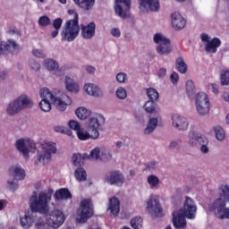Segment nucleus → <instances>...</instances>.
<instances>
[{"mask_svg": "<svg viewBox=\"0 0 229 229\" xmlns=\"http://www.w3.org/2000/svg\"><path fill=\"white\" fill-rule=\"evenodd\" d=\"M30 201V210H32V212L45 214V216H47V225L51 226V228H60L65 222V215L58 209H55L47 215L49 212V206H47V203L51 201V195L40 192L38 198H37L36 195H32Z\"/></svg>", "mask_w": 229, "mask_h": 229, "instance_id": "obj_1", "label": "nucleus"}, {"mask_svg": "<svg viewBox=\"0 0 229 229\" xmlns=\"http://www.w3.org/2000/svg\"><path fill=\"white\" fill-rule=\"evenodd\" d=\"M41 101L39 102V107L43 112H51V102L55 106V108L59 112H65L67 106L72 105V98L67 94L62 93L60 97L53 96L51 90L47 88H43L39 90Z\"/></svg>", "mask_w": 229, "mask_h": 229, "instance_id": "obj_2", "label": "nucleus"}, {"mask_svg": "<svg viewBox=\"0 0 229 229\" xmlns=\"http://www.w3.org/2000/svg\"><path fill=\"white\" fill-rule=\"evenodd\" d=\"M219 196L220 198L211 204L210 210L218 219H229V208H226V201H229L228 184L220 185Z\"/></svg>", "mask_w": 229, "mask_h": 229, "instance_id": "obj_3", "label": "nucleus"}, {"mask_svg": "<svg viewBox=\"0 0 229 229\" xmlns=\"http://www.w3.org/2000/svg\"><path fill=\"white\" fill-rule=\"evenodd\" d=\"M68 13H70V15H73V19L66 21L61 36L63 40L72 42L78 35H80L79 15L78 13L74 12V10H69Z\"/></svg>", "mask_w": 229, "mask_h": 229, "instance_id": "obj_4", "label": "nucleus"}, {"mask_svg": "<svg viewBox=\"0 0 229 229\" xmlns=\"http://www.w3.org/2000/svg\"><path fill=\"white\" fill-rule=\"evenodd\" d=\"M99 119L105 123V118L102 116L90 118L88 123V131L81 129L77 131V137L80 140H89V139H99V127L101 123H99Z\"/></svg>", "mask_w": 229, "mask_h": 229, "instance_id": "obj_5", "label": "nucleus"}, {"mask_svg": "<svg viewBox=\"0 0 229 229\" xmlns=\"http://www.w3.org/2000/svg\"><path fill=\"white\" fill-rule=\"evenodd\" d=\"M31 106H33V102L28 96L22 95L9 104L7 114H9V115H15V114H19L22 108H31Z\"/></svg>", "mask_w": 229, "mask_h": 229, "instance_id": "obj_6", "label": "nucleus"}, {"mask_svg": "<svg viewBox=\"0 0 229 229\" xmlns=\"http://www.w3.org/2000/svg\"><path fill=\"white\" fill-rule=\"evenodd\" d=\"M92 216H94V204L92 203V199H85L81 200V212L79 218H77L78 223H87Z\"/></svg>", "mask_w": 229, "mask_h": 229, "instance_id": "obj_7", "label": "nucleus"}, {"mask_svg": "<svg viewBox=\"0 0 229 229\" xmlns=\"http://www.w3.org/2000/svg\"><path fill=\"white\" fill-rule=\"evenodd\" d=\"M195 105L199 115H207L210 112V99L205 92H199L195 97Z\"/></svg>", "mask_w": 229, "mask_h": 229, "instance_id": "obj_8", "label": "nucleus"}, {"mask_svg": "<svg viewBox=\"0 0 229 229\" xmlns=\"http://www.w3.org/2000/svg\"><path fill=\"white\" fill-rule=\"evenodd\" d=\"M154 42L158 44L157 47L158 55H169L171 54V51H173V47H171V39L165 38L162 34H155Z\"/></svg>", "mask_w": 229, "mask_h": 229, "instance_id": "obj_9", "label": "nucleus"}, {"mask_svg": "<svg viewBox=\"0 0 229 229\" xmlns=\"http://www.w3.org/2000/svg\"><path fill=\"white\" fill-rule=\"evenodd\" d=\"M55 153H56V143L47 142L43 145V153L38 156V160L40 164H49L51 157Z\"/></svg>", "mask_w": 229, "mask_h": 229, "instance_id": "obj_10", "label": "nucleus"}, {"mask_svg": "<svg viewBox=\"0 0 229 229\" xmlns=\"http://www.w3.org/2000/svg\"><path fill=\"white\" fill-rule=\"evenodd\" d=\"M147 209L150 214H154L156 217H162L163 209L162 206H160V200H158V197L156 195H151L147 201Z\"/></svg>", "mask_w": 229, "mask_h": 229, "instance_id": "obj_11", "label": "nucleus"}, {"mask_svg": "<svg viewBox=\"0 0 229 229\" xmlns=\"http://www.w3.org/2000/svg\"><path fill=\"white\" fill-rule=\"evenodd\" d=\"M198 208L196 203L191 197H185V201L182 208V214L187 219H194Z\"/></svg>", "mask_w": 229, "mask_h": 229, "instance_id": "obj_12", "label": "nucleus"}, {"mask_svg": "<svg viewBox=\"0 0 229 229\" xmlns=\"http://www.w3.org/2000/svg\"><path fill=\"white\" fill-rule=\"evenodd\" d=\"M130 8H131V0H115L114 12L121 19H126Z\"/></svg>", "mask_w": 229, "mask_h": 229, "instance_id": "obj_13", "label": "nucleus"}, {"mask_svg": "<svg viewBox=\"0 0 229 229\" xmlns=\"http://www.w3.org/2000/svg\"><path fill=\"white\" fill-rule=\"evenodd\" d=\"M139 4L141 12H158L160 9L158 0H139Z\"/></svg>", "mask_w": 229, "mask_h": 229, "instance_id": "obj_14", "label": "nucleus"}, {"mask_svg": "<svg viewBox=\"0 0 229 229\" xmlns=\"http://www.w3.org/2000/svg\"><path fill=\"white\" fill-rule=\"evenodd\" d=\"M106 182L110 185H123L124 176L119 171H111L106 174Z\"/></svg>", "mask_w": 229, "mask_h": 229, "instance_id": "obj_15", "label": "nucleus"}, {"mask_svg": "<svg viewBox=\"0 0 229 229\" xmlns=\"http://www.w3.org/2000/svg\"><path fill=\"white\" fill-rule=\"evenodd\" d=\"M81 35L86 40L94 38L96 37V22L90 21L88 25H81Z\"/></svg>", "mask_w": 229, "mask_h": 229, "instance_id": "obj_16", "label": "nucleus"}, {"mask_svg": "<svg viewBox=\"0 0 229 229\" xmlns=\"http://www.w3.org/2000/svg\"><path fill=\"white\" fill-rule=\"evenodd\" d=\"M173 225L175 229H183L187 227V221L185 220V215L181 210L174 211L173 214Z\"/></svg>", "mask_w": 229, "mask_h": 229, "instance_id": "obj_17", "label": "nucleus"}, {"mask_svg": "<svg viewBox=\"0 0 229 229\" xmlns=\"http://www.w3.org/2000/svg\"><path fill=\"white\" fill-rule=\"evenodd\" d=\"M172 124L174 128H176L181 131H185V130L189 128V122L187 121V118L178 114L172 115Z\"/></svg>", "mask_w": 229, "mask_h": 229, "instance_id": "obj_18", "label": "nucleus"}, {"mask_svg": "<svg viewBox=\"0 0 229 229\" xmlns=\"http://www.w3.org/2000/svg\"><path fill=\"white\" fill-rule=\"evenodd\" d=\"M185 26H187V20L179 13H174L172 14V27L174 30H183Z\"/></svg>", "mask_w": 229, "mask_h": 229, "instance_id": "obj_19", "label": "nucleus"}, {"mask_svg": "<svg viewBox=\"0 0 229 229\" xmlns=\"http://www.w3.org/2000/svg\"><path fill=\"white\" fill-rule=\"evenodd\" d=\"M189 144L191 146H196V144H199L200 146H203V144H208V139L203 136H199L198 132L191 131L189 133Z\"/></svg>", "mask_w": 229, "mask_h": 229, "instance_id": "obj_20", "label": "nucleus"}, {"mask_svg": "<svg viewBox=\"0 0 229 229\" xmlns=\"http://www.w3.org/2000/svg\"><path fill=\"white\" fill-rule=\"evenodd\" d=\"M9 174L13 176L14 180L21 181L26 178V172L21 166L13 165L9 168Z\"/></svg>", "mask_w": 229, "mask_h": 229, "instance_id": "obj_21", "label": "nucleus"}, {"mask_svg": "<svg viewBox=\"0 0 229 229\" xmlns=\"http://www.w3.org/2000/svg\"><path fill=\"white\" fill-rule=\"evenodd\" d=\"M12 47H13V49H17V47H19V45H17V43L13 39H9L8 42L2 41L0 43V56L7 55L8 51H10V48Z\"/></svg>", "mask_w": 229, "mask_h": 229, "instance_id": "obj_22", "label": "nucleus"}, {"mask_svg": "<svg viewBox=\"0 0 229 229\" xmlns=\"http://www.w3.org/2000/svg\"><path fill=\"white\" fill-rule=\"evenodd\" d=\"M108 210H110L113 216H119V212H121V201H119L117 197L109 199Z\"/></svg>", "mask_w": 229, "mask_h": 229, "instance_id": "obj_23", "label": "nucleus"}, {"mask_svg": "<svg viewBox=\"0 0 229 229\" xmlns=\"http://www.w3.org/2000/svg\"><path fill=\"white\" fill-rule=\"evenodd\" d=\"M55 201H60L62 199H72V194L67 188H61L57 190L54 195Z\"/></svg>", "mask_w": 229, "mask_h": 229, "instance_id": "obj_24", "label": "nucleus"}, {"mask_svg": "<svg viewBox=\"0 0 229 229\" xmlns=\"http://www.w3.org/2000/svg\"><path fill=\"white\" fill-rule=\"evenodd\" d=\"M221 46V39L218 38H213L209 42L206 44V51L208 53H217V47Z\"/></svg>", "mask_w": 229, "mask_h": 229, "instance_id": "obj_25", "label": "nucleus"}, {"mask_svg": "<svg viewBox=\"0 0 229 229\" xmlns=\"http://www.w3.org/2000/svg\"><path fill=\"white\" fill-rule=\"evenodd\" d=\"M64 83L66 90H69V92H80V86L70 77H65Z\"/></svg>", "mask_w": 229, "mask_h": 229, "instance_id": "obj_26", "label": "nucleus"}, {"mask_svg": "<svg viewBox=\"0 0 229 229\" xmlns=\"http://www.w3.org/2000/svg\"><path fill=\"white\" fill-rule=\"evenodd\" d=\"M75 4H78L82 10H92L94 4H96V0H73Z\"/></svg>", "mask_w": 229, "mask_h": 229, "instance_id": "obj_27", "label": "nucleus"}, {"mask_svg": "<svg viewBox=\"0 0 229 229\" xmlns=\"http://www.w3.org/2000/svg\"><path fill=\"white\" fill-rule=\"evenodd\" d=\"M84 90L89 94V96H95L97 98L101 96V89L92 83L86 84L84 86Z\"/></svg>", "mask_w": 229, "mask_h": 229, "instance_id": "obj_28", "label": "nucleus"}, {"mask_svg": "<svg viewBox=\"0 0 229 229\" xmlns=\"http://www.w3.org/2000/svg\"><path fill=\"white\" fill-rule=\"evenodd\" d=\"M16 148L20 153H22L23 157H28L30 155V149H28V145H26V142L24 140H18L15 143Z\"/></svg>", "mask_w": 229, "mask_h": 229, "instance_id": "obj_29", "label": "nucleus"}, {"mask_svg": "<svg viewBox=\"0 0 229 229\" xmlns=\"http://www.w3.org/2000/svg\"><path fill=\"white\" fill-rule=\"evenodd\" d=\"M20 223L24 229L31 228L33 223H35V217L25 215L23 217L21 218Z\"/></svg>", "mask_w": 229, "mask_h": 229, "instance_id": "obj_30", "label": "nucleus"}, {"mask_svg": "<svg viewBox=\"0 0 229 229\" xmlns=\"http://www.w3.org/2000/svg\"><path fill=\"white\" fill-rule=\"evenodd\" d=\"M158 126V119L157 118H150L148 121V124L147 128L144 130V133L146 135H149V133H153L155 129Z\"/></svg>", "mask_w": 229, "mask_h": 229, "instance_id": "obj_31", "label": "nucleus"}, {"mask_svg": "<svg viewBox=\"0 0 229 229\" xmlns=\"http://www.w3.org/2000/svg\"><path fill=\"white\" fill-rule=\"evenodd\" d=\"M175 67L181 74H185L187 72V64L183 61L182 57H179L175 61Z\"/></svg>", "mask_w": 229, "mask_h": 229, "instance_id": "obj_32", "label": "nucleus"}, {"mask_svg": "<svg viewBox=\"0 0 229 229\" xmlns=\"http://www.w3.org/2000/svg\"><path fill=\"white\" fill-rule=\"evenodd\" d=\"M74 176L78 182H85V180H87V171H85L83 167L78 166L75 170Z\"/></svg>", "mask_w": 229, "mask_h": 229, "instance_id": "obj_33", "label": "nucleus"}, {"mask_svg": "<svg viewBox=\"0 0 229 229\" xmlns=\"http://www.w3.org/2000/svg\"><path fill=\"white\" fill-rule=\"evenodd\" d=\"M75 115L78 119H81V121H85V119L89 118V110L85 107H79L75 110Z\"/></svg>", "mask_w": 229, "mask_h": 229, "instance_id": "obj_34", "label": "nucleus"}, {"mask_svg": "<svg viewBox=\"0 0 229 229\" xmlns=\"http://www.w3.org/2000/svg\"><path fill=\"white\" fill-rule=\"evenodd\" d=\"M220 83L223 87L229 85V70H222L220 73Z\"/></svg>", "mask_w": 229, "mask_h": 229, "instance_id": "obj_35", "label": "nucleus"}, {"mask_svg": "<svg viewBox=\"0 0 229 229\" xmlns=\"http://www.w3.org/2000/svg\"><path fill=\"white\" fill-rule=\"evenodd\" d=\"M142 223H144V220L140 216H134L131 219V226L133 229H140L142 228Z\"/></svg>", "mask_w": 229, "mask_h": 229, "instance_id": "obj_36", "label": "nucleus"}, {"mask_svg": "<svg viewBox=\"0 0 229 229\" xmlns=\"http://www.w3.org/2000/svg\"><path fill=\"white\" fill-rule=\"evenodd\" d=\"M157 104H155L154 100H148L144 105V110L147 114H155Z\"/></svg>", "mask_w": 229, "mask_h": 229, "instance_id": "obj_37", "label": "nucleus"}, {"mask_svg": "<svg viewBox=\"0 0 229 229\" xmlns=\"http://www.w3.org/2000/svg\"><path fill=\"white\" fill-rule=\"evenodd\" d=\"M147 182L150 186V189H155V187H157L158 183H160V179H158L157 175L151 174L148 176Z\"/></svg>", "mask_w": 229, "mask_h": 229, "instance_id": "obj_38", "label": "nucleus"}, {"mask_svg": "<svg viewBox=\"0 0 229 229\" xmlns=\"http://www.w3.org/2000/svg\"><path fill=\"white\" fill-rule=\"evenodd\" d=\"M45 66L48 71H56L58 69V63L54 59H47L45 61Z\"/></svg>", "mask_w": 229, "mask_h": 229, "instance_id": "obj_39", "label": "nucleus"}, {"mask_svg": "<svg viewBox=\"0 0 229 229\" xmlns=\"http://www.w3.org/2000/svg\"><path fill=\"white\" fill-rule=\"evenodd\" d=\"M38 26L41 28H47V26L51 25V18L46 15L40 16L38 19Z\"/></svg>", "mask_w": 229, "mask_h": 229, "instance_id": "obj_40", "label": "nucleus"}, {"mask_svg": "<svg viewBox=\"0 0 229 229\" xmlns=\"http://www.w3.org/2000/svg\"><path fill=\"white\" fill-rule=\"evenodd\" d=\"M214 130H215V135L217 140H225V137H226V133L225 132V130L220 126L215 127Z\"/></svg>", "mask_w": 229, "mask_h": 229, "instance_id": "obj_41", "label": "nucleus"}, {"mask_svg": "<svg viewBox=\"0 0 229 229\" xmlns=\"http://www.w3.org/2000/svg\"><path fill=\"white\" fill-rule=\"evenodd\" d=\"M147 96L149 101H157L158 99V91L153 88H149L147 89Z\"/></svg>", "mask_w": 229, "mask_h": 229, "instance_id": "obj_42", "label": "nucleus"}, {"mask_svg": "<svg viewBox=\"0 0 229 229\" xmlns=\"http://www.w3.org/2000/svg\"><path fill=\"white\" fill-rule=\"evenodd\" d=\"M196 90V86H194V82L192 81H186V92L188 96H194Z\"/></svg>", "mask_w": 229, "mask_h": 229, "instance_id": "obj_43", "label": "nucleus"}, {"mask_svg": "<svg viewBox=\"0 0 229 229\" xmlns=\"http://www.w3.org/2000/svg\"><path fill=\"white\" fill-rule=\"evenodd\" d=\"M55 131H56L57 133H64V135H68L69 137H71V135H72V131H71V129H69L67 127H64V126H55Z\"/></svg>", "mask_w": 229, "mask_h": 229, "instance_id": "obj_44", "label": "nucleus"}, {"mask_svg": "<svg viewBox=\"0 0 229 229\" xmlns=\"http://www.w3.org/2000/svg\"><path fill=\"white\" fill-rule=\"evenodd\" d=\"M82 161H83V159L81 157V154H80V153L73 154V156L72 157V162L73 165H78V167H81Z\"/></svg>", "mask_w": 229, "mask_h": 229, "instance_id": "obj_45", "label": "nucleus"}, {"mask_svg": "<svg viewBox=\"0 0 229 229\" xmlns=\"http://www.w3.org/2000/svg\"><path fill=\"white\" fill-rule=\"evenodd\" d=\"M68 124L71 130H74L77 132L81 130V125L76 120H70Z\"/></svg>", "mask_w": 229, "mask_h": 229, "instance_id": "obj_46", "label": "nucleus"}, {"mask_svg": "<svg viewBox=\"0 0 229 229\" xmlns=\"http://www.w3.org/2000/svg\"><path fill=\"white\" fill-rule=\"evenodd\" d=\"M116 96L118 99H126L128 93H126V89L124 88H119L116 90Z\"/></svg>", "mask_w": 229, "mask_h": 229, "instance_id": "obj_47", "label": "nucleus"}, {"mask_svg": "<svg viewBox=\"0 0 229 229\" xmlns=\"http://www.w3.org/2000/svg\"><path fill=\"white\" fill-rule=\"evenodd\" d=\"M100 155H101V150L99 149V148H95L90 151V158H93L95 160H98Z\"/></svg>", "mask_w": 229, "mask_h": 229, "instance_id": "obj_48", "label": "nucleus"}, {"mask_svg": "<svg viewBox=\"0 0 229 229\" xmlns=\"http://www.w3.org/2000/svg\"><path fill=\"white\" fill-rule=\"evenodd\" d=\"M29 65H30V69H32V71H40V64H38V62H36L33 59L30 60Z\"/></svg>", "mask_w": 229, "mask_h": 229, "instance_id": "obj_49", "label": "nucleus"}, {"mask_svg": "<svg viewBox=\"0 0 229 229\" xmlns=\"http://www.w3.org/2000/svg\"><path fill=\"white\" fill-rule=\"evenodd\" d=\"M62 24H64V20H62V18H56L53 21V28L55 30H60V28H62Z\"/></svg>", "mask_w": 229, "mask_h": 229, "instance_id": "obj_50", "label": "nucleus"}, {"mask_svg": "<svg viewBox=\"0 0 229 229\" xmlns=\"http://www.w3.org/2000/svg\"><path fill=\"white\" fill-rule=\"evenodd\" d=\"M127 75L124 72H119L116 74V81L118 83H124L126 81Z\"/></svg>", "mask_w": 229, "mask_h": 229, "instance_id": "obj_51", "label": "nucleus"}, {"mask_svg": "<svg viewBox=\"0 0 229 229\" xmlns=\"http://www.w3.org/2000/svg\"><path fill=\"white\" fill-rule=\"evenodd\" d=\"M32 55H34L37 58H46V54H44V51L40 49L32 50Z\"/></svg>", "mask_w": 229, "mask_h": 229, "instance_id": "obj_52", "label": "nucleus"}, {"mask_svg": "<svg viewBox=\"0 0 229 229\" xmlns=\"http://www.w3.org/2000/svg\"><path fill=\"white\" fill-rule=\"evenodd\" d=\"M170 80L171 82L174 85H176V83H178V80H180V77L178 76V73H176V72H174L171 75H170Z\"/></svg>", "mask_w": 229, "mask_h": 229, "instance_id": "obj_53", "label": "nucleus"}, {"mask_svg": "<svg viewBox=\"0 0 229 229\" xmlns=\"http://www.w3.org/2000/svg\"><path fill=\"white\" fill-rule=\"evenodd\" d=\"M111 35L113 37H115V38H119V37H121V30L117 29V28H113L111 30Z\"/></svg>", "mask_w": 229, "mask_h": 229, "instance_id": "obj_54", "label": "nucleus"}, {"mask_svg": "<svg viewBox=\"0 0 229 229\" xmlns=\"http://www.w3.org/2000/svg\"><path fill=\"white\" fill-rule=\"evenodd\" d=\"M8 185H9V189L10 191H17V189H19V184L13 182V181H8Z\"/></svg>", "mask_w": 229, "mask_h": 229, "instance_id": "obj_55", "label": "nucleus"}, {"mask_svg": "<svg viewBox=\"0 0 229 229\" xmlns=\"http://www.w3.org/2000/svg\"><path fill=\"white\" fill-rule=\"evenodd\" d=\"M167 74V70L165 68H160L157 72V76L159 78H164Z\"/></svg>", "mask_w": 229, "mask_h": 229, "instance_id": "obj_56", "label": "nucleus"}, {"mask_svg": "<svg viewBox=\"0 0 229 229\" xmlns=\"http://www.w3.org/2000/svg\"><path fill=\"white\" fill-rule=\"evenodd\" d=\"M211 89L213 94H219V86L217 84H211Z\"/></svg>", "mask_w": 229, "mask_h": 229, "instance_id": "obj_57", "label": "nucleus"}, {"mask_svg": "<svg viewBox=\"0 0 229 229\" xmlns=\"http://www.w3.org/2000/svg\"><path fill=\"white\" fill-rule=\"evenodd\" d=\"M200 38L202 42H207V44L210 42V38L207 34H201Z\"/></svg>", "mask_w": 229, "mask_h": 229, "instance_id": "obj_58", "label": "nucleus"}, {"mask_svg": "<svg viewBox=\"0 0 229 229\" xmlns=\"http://www.w3.org/2000/svg\"><path fill=\"white\" fill-rule=\"evenodd\" d=\"M86 71L89 72V74H94V72H96V68L89 65L86 67Z\"/></svg>", "mask_w": 229, "mask_h": 229, "instance_id": "obj_59", "label": "nucleus"}, {"mask_svg": "<svg viewBox=\"0 0 229 229\" xmlns=\"http://www.w3.org/2000/svg\"><path fill=\"white\" fill-rule=\"evenodd\" d=\"M208 144L201 145L200 151L201 153H208V147H207Z\"/></svg>", "mask_w": 229, "mask_h": 229, "instance_id": "obj_60", "label": "nucleus"}, {"mask_svg": "<svg viewBox=\"0 0 229 229\" xmlns=\"http://www.w3.org/2000/svg\"><path fill=\"white\" fill-rule=\"evenodd\" d=\"M60 30H56V29H55V30H53L52 32H51V37H52V38H56V37H58V31H59Z\"/></svg>", "mask_w": 229, "mask_h": 229, "instance_id": "obj_61", "label": "nucleus"}, {"mask_svg": "<svg viewBox=\"0 0 229 229\" xmlns=\"http://www.w3.org/2000/svg\"><path fill=\"white\" fill-rule=\"evenodd\" d=\"M223 98H224L225 101L229 102V93L228 92L224 93Z\"/></svg>", "mask_w": 229, "mask_h": 229, "instance_id": "obj_62", "label": "nucleus"}, {"mask_svg": "<svg viewBox=\"0 0 229 229\" xmlns=\"http://www.w3.org/2000/svg\"><path fill=\"white\" fill-rule=\"evenodd\" d=\"M6 78V72L3 71L0 72V80H4Z\"/></svg>", "mask_w": 229, "mask_h": 229, "instance_id": "obj_63", "label": "nucleus"}, {"mask_svg": "<svg viewBox=\"0 0 229 229\" xmlns=\"http://www.w3.org/2000/svg\"><path fill=\"white\" fill-rule=\"evenodd\" d=\"M81 158H82V160H89V158H91L90 154L89 156V154L84 153Z\"/></svg>", "mask_w": 229, "mask_h": 229, "instance_id": "obj_64", "label": "nucleus"}]
</instances>
